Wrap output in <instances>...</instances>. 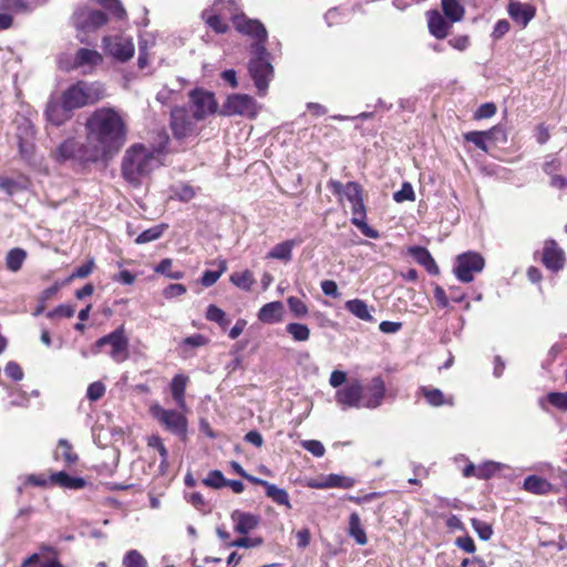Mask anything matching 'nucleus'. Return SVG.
<instances>
[{
	"label": "nucleus",
	"instance_id": "obj_29",
	"mask_svg": "<svg viewBox=\"0 0 567 567\" xmlns=\"http://www.w3.org/2000/svg\"><path fill=\"white\" fill-rule=\"evenodd\" d=\"M441 8L445 18L453 23L460 22L464 18L465 8L458 0H441Z\"/></svg>",
	"mask_w": 567,
	"mask_h": 567
},
{
	"label": "nucleus",
	"instance_id": "obj_2",
	"mask_svg": "<svg viewBox=\"0 0 567 567\" xmlns=\"http://www.w3.org/2000/svg\"><path fill=\"white\" fill-rule=\"evenodd\" d=\"M210 9L224 20H231L238 32L255 41L252 44L255 58L249 62V73L259 94H264L272 76V66L266 58L265 43L268 34L265 25L258 20L239 13L238 6L231 0H216Z\"/></svg>",
	"mask_w": 567,
	"mask_h": 567
},
{
	"label": "nucleus",
	"instance_id": "obj_31",
	"mask_svg": "<svg viewBox=\"0 0 567 567\" xmlns=\"http://www.w3.org/2000/svg\"><path fill=\"white\" fill-rule=\"evenodd\" d=\"M52 483L69 489H81L86 485L82 477L70 476L65 472H58L51 475Z\"/></svg>",
	"mask_w": 567,
	"mask_h": 567
},
{
	"label": "nucleus",
	"instance_id": "obj_35",
	"mask_svg": "<svg viewBox=\"0 0 567 567\" xmlns=\"http://www.w3.org/2000/svg\"><path fill=\"white\" fill-rule=\"evenodd\" d=\"M25 258L27 251L24 249L13 248L6 256V266L10 271L17 272L21 269Z\"/></svg>",
	"mask_w": 567,
	"mask_h": 567
},
{
	"label": "nucleus",
	"instance_id": "obj_44",
	"mask_svg": "<svg viewBox=\"0 0 567 567\" xmlns=\"http://www.w3.org/2000/svg\"><path fill=\"white\" fill-rule=\"evenodd\" d=\"M150 447L156 449L161 456V467L166 468L168 466V451L163 444L162 439L158 435H152L147 439Z\"/></svg>",
	"mask_w": 567,
	"mask_h": 567
},
{
	"label": "nucleus",
	"instance_id": "obj_42",
	"mask_svg": "<svg viewBox=\"0 0 567 567\" xmlns=\"http://www.w3.org/2000/svg\"><path fill=\"white\" fill-rule=\"evenodd\" d=\"M218 270H206L202 276V285L205 287H212L214 284L217 282V280L220 278V276L227 270V262L226 260H219L218 262Z\"/></svg>",
	"mask_w": 567,
	"mask_h": 567
},
{
	"label": "nucleus",
	"instance_id": "obj_9",
	"mask_svg": "<svg viewBox=\"0 0 567 567\" xmlns=\"http://www.w3.org/2000/svg\"><path fill=\"white\" fill-rule=\"evenodd\" d=\"M484 265V258L480 254L464 252L456 257L454 274L460 281L471 282L474 279V274L481 272Z\"/></svg>",
	"mask_w": 567,
	"mask_h": 567
},
{
	"label": "nucleus",
	"instance_id": "obj_41",
	"mask_svg": "<svg viewBox=\"0 0 567 567\" xmlns=\"http://www.w3.org/2000/svg\"><path fill=\"white\" fill-rule=\"evenodd\" d=\"M206 318L209 321L218 323L224 329L227 328L230 322V320L226 317L225 311L215 305H209L207 307Z\"/></svg>",
	"mask_w": 567,
	"mask_h": 567
},
{
	"label": "nucleus",
	"instance_id": "obj_19",
	"mask_svg": "<svg viewBox=\"0 0 567 567\" xmlns=\"http://www.w3.org/2000/svg\"><path fill=\"white\" fill-rule=\"evenodd\" d=\"M543 262L548 269L553 271L563 269L565 264V256L564 251L558 247L556 241L547 240L545 243Z\"/></svg>",
	"mask_w": 567,
	"mask_h": 567
},
{
	"label": "nucleus",
	"instance_id": "obj_15",
	"mask_svg": "<svg viewBox=\"0 0 567 567\" xmlns=\"http://www.w3.org/2000/svg\"><path fill=\"white\" fill-rule=\"evenodd\" d=\"M85 142L80 143L75 138H68L62 142L54 152V157L59 162L78 159L81 162H92L84 156Z\"/></svg>",
	"mask_w": 567,
	"mask_h": 567
},
{
	"label": "nucleus",
	"instance_id": "obj_34",
	"mask_svg": "<svg viewBox=\"0 0 567 567\" xmlns=\"http://www.w3.org/2000/svg\"><path fill=\"white\" fill-rule=\"evenodd\" d=\"M55 460H63L68 466L74 464L78 461V454L73 452L71 443L65 440H59L56 450L54 452Z\"/></svg>",
	"mask_w": 567,
	"mask_h": 567
},
{
	"label": "nucleus",
	"instance_id": "obj_40",
	"mask_svg": "<svg viewBox=\"0 0 567 567\" xmlns=\"http://www.w3.org/2000/svg\"><path fill=\"white\" fill-rule=\"evenodd\" d=\"M286 331L291 336L295 341L305 342L310 338V329L298 322H291L286 326Z\"/></svg>",
	"mask_w": 567,
	"mask_h": 567
},
{
	"label": "nucleus",
	"instance_id": "obj_4",
	"mask_svg": "<svg viewBox=\"0 0 567 567\" xmlns=\"http://www.w3.org/2000/svg\"><path fill=\"white\" fill-rule=\"evenodd\" d=\"M105 96V89L100 82L80 81L64 91L62 100L72 111L87 104H94Z\"/></svg>",
	"mask_w": 567,
	"mask_h": 567
},
{
	"label": "nucleus",
	"instance_id": "obj_61",
	"mask_svg": "<svg viewBox=\"0 0 567 567\" xmlns=\"http://www.w3.org/2000/svg\"><path fill=\"white\" fill-rule=\"evenodd\" d=\"M4 372L10 379L14 381H20L23 378L22 369L18 363L12 361L6 365Z\"/></svg>",
	"mask_w": 567,
	"mask_h": 567
},
{
	"label": "nucleus",
	"instance_id": "obj_6",
	"mask_svg": "<svg viewBox=\"0 0 567 567\" xmlns=\"http://www.w3.org/2000/svg\"><path fill=\"white\" fill-rule=\"evenodd\" d=\"M199 122L188 109H174L171 113V130L174 138L181 142L196 138L200 132Z\"/></svg>",
	"mask_w": 567,
	"mask_h": 567
},
{
	"label": "nucleus",
	"instance_id": "obj_32",
	"mask_svg": "<svg viewBox=\"0 0 567 567\" xmlns=\"http://www.w3.org/2000/svg\"><path fill=\"white\" fill-rule=\"evenodd\" d=\"M420 392L426 399L427 403L432 406H441L443 404L452 405V398L446 399L443 392L435 388L422 386Z\"/></svg>",
	"mask_w": 567,
	"mask_h": 567
},
{
	"label": "nucleus",
	"instance_id": "obj_1",
	"mask_svg": "<svg viewBox=\"0 0 567 567\" xmlns=\"http://www.w3.org/2000/svg\"><path fill=\"white\" fill-rule=\"evenodd\" d=\"M84 130V156L93 163L113 157L126 142L125 120L113 107H100L92 112Z\"/></svg>",
	"mask_w": 567,
	"mask_h": 567
},
{
	"label": "nucleus",
	"instance_id": "obj_36",
	"mask_svg": "<svg viewBox=\"0 0 567 567\" xmlns=\"http://www.w3.org/2000/svg\"><path fill=\"white\" fill-rule=\"evenodd\" d=\"M349 534L359 545H365L368 542L365 532L361 526V519L357 513H352L349 518Z\"/></svg>",
	"mask_w": 567,
	"mask_h": 567
},
{
	"label": "nucleus",
	"instance_id": "obj_47",
	"mask_svg": "<svg viewBox=\"0 0 567 567\" xmlns=\"http://www.w3.org/2000/svg\"><path fill=\"white\" fill-rule=\"evenodd\" d=\"M146 559L135 549L128 550L123 557L124 567H146Z\"/></svg>",
	"mask_w": 567,
	"mask_h": 567
},
{
	"label": "nucleus",
	"instance_id": "obj_45",
	"mask_svg": "<svg viewBox=\"0 0 567 567\" xmlns=\"http://www.w3.org/2000/svg\"><path fill=\"white\" fill-rule=\"evenodd\" d=\"M326 477L328 488L340 487L351 488L354 485V480L339 474H329Z\"/></svg>",
	"mask_w": 567,
	"mask_h": 567
},
{
	"label": "nucleus",
	"instance_id": "obj_30",
	"mask_svg": "<svg viewBox=\"0 0 567 567\" xmlns=\"http://www.w3.org/2000/svg\"><path fill=\"white\" fill-rule=\"evenodd\" d=\"M524 488L529 493L544 495L553 491V485L543 477L530 475L524 480Z\"/></svg>",
	"mask_w": 567,
	"mask_h": 567
},
{
	"label": "nucleus",
	"instance_id": "obj_14",
	"mask_svg": "<svg viewBox=\"0 0 567 567\" xmlns=\"http://www.w3.org/2000/svg\"><path fill=\"white\" fill-rule=\"evenodd\" d=\"M336 401L343 408H363L361 382L353 380L346 388L338 390L336 392Z\"/></svg>",
	"mask_w": 567,
	"mask_h": 567
},
{
	"label": "nucleus",
	"instance_id": "obj_25",
	"mask_svg": "<svg viewBox=\"0 0 567 567\" xmlns=\"http://www.w3.org/2000/svg\"><path fill=\"white\" fill-rule=\"evenodd\" d=\"M408 252L415 259L416 262L422 265L430 274H439V267L427 249L420 246H411L408 248Z\"/></svg>",
	"mask_w": 567,
	"mask_h": 567
},
{
	"label": "nucleus",
	"instance_id": "obj_54",
	"mask_svg": "<svg viewBox=\"0 0 567 567\" xmlns=\"http://www.w3.org/2000/svg\"><path fill=\"white\" fill-rule=\"evenodd\" d=\"M75 313V308L70 305H60L55 309L49 311L47 317L50 319L54 318H71Z\"/></svg>",
	"mask_w": 567,
	"mask_h": 567
},
{
	"label": "nucleus",
	"instance_id": "obj_27",
	"mask_svg": "<svg viewBox=\"0 0 567 567\" xmlns=\"http://www.w3.org/2000/svg\"><path fill=\"white\" fill-rule=\"evenodd\" d=\"M103 61L102 55L91 49H80L76 52L74 64L79 68H85L87 70L94 69L96 65L101 64Z\"/></svg>",
	"mask_w": 567,
	"mask_h": 567
},
{
	"label": "nucleus",
	"instance_id": "obj_56",
	"mask_svg": "<svg viewBox=\"0 0 567 567\" xmlns=\"http://www.w3.org/2000/svg\"><path fill=\"white\" fill-rule=\"evenodd\" d=\"M301 446L316 457H321L326 453L323 444L317 440L302 441Z\"/></svg>",
	"mask_w": 567,
	"mask_h": 567
},
{
	"label": "nucleus",
	"instance_id": "obj_62",
	"mask_svg": "<svg viewBox=\"0 0 567 567\" xmlns=\"http://www.w3.org/2000/svg\"><path fill=\"white\" fill-rule=\"evenodd\" d=\"M185 292H186V287L184 285L172 284L164 289L163 295L165 296V298L169 299V298L182 296Z\"/></svg>",
	"mask_w": 567,
	"mask_h": 567
},
{
	"label": "nucleus",
	"instance_id": "obj_48",
	"mask_svg": "<svg viewBox=\"0 0 567 567\" xmlns=\"http://www.w3.org/2000/svg\"><path fill=\"white\" fill-rule=\"evenodd\" d=\"M287 303L291 313L297 318L306 317L309 312L307 305L297 297H289Z\"/></svg>",
	"mask_w": 567,
	"mask_h": 567
},
{
	"label": "nucleus",
	"instance_id": "obj_46",
	"mask_svg": "<svg viewBox=\"0 0 567 567\" xmlns=\"http://www.w3.org/2000/svg\"><path fill=\"white\" fill-rule=\"evenodd\" d=\"M503 465L493 461H487L483 464L477 465L476 477L480 480H487L493 476L496 472L501 471Z\"/></svg>",
	"mask_w": 567,
	"mask_h": 567
},
{
	"label": "nucleus",
	"instance_id": "obj_24",
	"mask_svg": "<svg viewBox=\"0 0 567 567\" xmlns=\"http://www.w3.org/2000/svg\"><path fill=\"white\" fill-rule=\"evenodd\" d=\"M284 318V305L280 301H272L264 305L258 312V319L264 323L280 322Z\"/></svg>",
	"mask_w": 567,
	"mask_h": 567
},
{
	"label": "nucleus",
	"instance_id": "obj_38",
	"mask_svg": "<svg viewBox=\"0 0 567 567\" xmlns=\"http://www.w3.org/2000/svg\"><path fill=\"white\" fill-rule=\"evenodd\" d=\"M229 280L233 285L246 291L250 290L252 285L255 284L252 272L249 270L234 272L230 275Z\"/></svg>",
	"mask_w": 567,
	"mask_h": 567
},
{
	"label": "nucleus",
	"instance_id": "obj_17",
	"mask_svg": "<svg viewBox=\"0 0 567 567\" xmlns=\"http://www.w3.org/2000/svg\"><path fill=\"white\" fill-rule=\"evenodd\" d=\"M72 110L66 107L65 102L62 100L60 103L58 100L51 99L45 109V117L49 123L55 126H60L71 118Z\"/></svg>",
	"mask_w": 567,
	"mask_h": 567
},
{
	"label": "nucleus",
	"instance_id": "obj_58",
	"mask_svg": "<svg viewBox=\"0 0 567 567\" xmlns=\"http://www.w3.org/2000/svg\"><path fill=\"white\" fill-rule=\"evenodd\" d=\"M105 393V385L100 382H93L87 386L86 396L90 401L100 400Z\"/></svg>",
	"mask_w": 567,
	"mask_h": 567
},
{
	"label": "nucleus",
	"instance_id": "obj_21",
	"mask_svg": "<svg viewBox=\"0 0 567 567\" xmlns=\"http://www.w3.org/2000/svg\"><path fill=\"white\" fill-rule=\"evenodd\" d=\"M252 484L265 487L267 497H269L274 503L286 506L287 508H291L289 494L286 489L280 488L277 485L261 478L252 480Z\"/></svg>",
	"mask_w": 567,
	"mask_h": 567
},
{
	"label": "nucleus",
	"instance_id": "obj_13",
	"mask_svg": "<svg viewBox=\"0 0 567 567\" xmlns=\"http://www.w3.org/2000/svg\"><path fill=\"white\" fill-rule=\"evenodd\" d=\"M386 395L385 383L381 377L372 378L369 383L362 385V406L365 409L379 408Z\"/></svg>",
	"mask_w": 567,
	"mask_h": 567
},
{
	"label": "nucleus",
	"instance_id": "obj_11",
	"mask_svg": "<svg viewBox=\"0 0 567 567\" xmlns=\"http://www.w3.org/2000/svg\"><path fill=\"white\" fill-rule=\"evenodd\" d=\"M107 22V17L100 10L80 8L73 14L74 27L83 32L95 31Z\"/></svg>",
	"mask_w": 567,
	"mask_h": 567
},
{
	"label": "nucleus",
	"instance_id": "obj_20",
	"mask_svg": "<svg viewBox=\"0 0 567 567\" xmlns=\"http://www.w3.org/2000/svg\"><path fill=\"white\" fill-rule=\"evenodd\" d=\"M535 7L529 3L511 1L508 4L509 17L523 28L529 23V21L535 17Z\"/></svg>",
	"mask_w": 567,
	"mask_h": 567
},
{
	"label": "nucleus",
	"instance_id": "obj_3",
	"mask_svg": "<svg viewBox=\"0 0 567 567\" xmlns=\"http://www.w3.org/2000/svg\"><path fill=\"white\" fill-rule=\"evenodd\" d=\"M161 164L159 152L134 144L123 156L122 174L130 184L137 186Z\"/></svg>",
	"mask_w": 567,
	"mask_h": 567
},
{
	"label": "nucleus",
	"instance_id": "obj_52",
	"mask_svg": "<svg viewBox=\"0 0 567 567\" xmlns=\"http://www.w3.org/2000/svg\"><path fill=\"white\" fill-rule=\"evenodd\" d=\"M393 199L396 203H403L405 200L413 202L415 199V194L412 185L410 183H403L400 190L393 194Z\"/></svg>",
	"mask_w": 567,
	"mask_h": 567
},
{
	"label": "nucleus",
	"instance_id": "obj_51",
	"mask_svg": "<svg viewBox=\"0 0 567 567\" xmlns=\"http://www.w3.org/2000/svg\"><path fill=\"white\" fill-rule=\"evenodd\" d=\"M471 523L481 539L488 540L492 537L493 529L489 524L477 518H473Z\"/></svg>",
	"mask_w": 567,
	"mask_h": 567
},
{
	"label": "nucleus",
	"instance_id": "obj_26",
	"mask_svg": "<svg viewBox=\"0 0 567 567\" xmlns=\"http://www.w3.org/2000/svg\"><path fill=\"white\" fill-rule=\"evenodd\" d=\"M188 382V378L183 374H176L171 383L172 396L176 405L181 411H187V404L185 401V390Z\"/></svg>",
	"mask_w": 567,
	"mask_h": 567
},
{
	"label": "nucleus",
	"instance_id": "obj_28",
	"mask_svg": "<svg viewBox=\"0 0 567 567\" xmlns=\"http://www.w3.org/2000/svg\"><path fill=\"white\" fill-rule=\"evenodd\" d=\"M293 239L275 245L267 254V258L289 262L292 259V249L297 246Z\"/></svg>",
	"mask_w": 567,
	"mask_h": 567
},
{
	"label": "nucleus",
	"instance_id": "obj_59",
	"mask_svg": "<svg viewBox=\"0 0 567 567\" xmlns=\"http://www.w3.org/2000/svg\"><path fill=\"white\" fill-rule=\"evenodd\" d=\"M262 544V539L259 537L256 538H248V537H241L238 538L229 544L230 547H239V548H254L258 547Z\"/></svg>",
	"mask_w": 567,
	"mask_h": 567
},
{
	"label": "nucleus",
	"instance_id": "obj_18",
	"mask_svg": "<svg viewBox=\"0 0 567 567\" xmlns=\"http://www.w3.org/2000/svg\"><path fill=\"white\" fill-rule=\"evenodd\" d=\"M427 27L430 33L436 39H444L447 37L453 22L447 20L444 14L437 10H430L426 12Z\"/></svg>",
	"mask_w": 567,
	"mask_h": 567
},
{
	"label": "nucleus",
	"instance_id": "obj_50",
	"mask_svg": "<svg viewBox=\"0 0 567 567\" xmlns=\"http://www.w3.org/2000/svg\"><path fill=\"white\" fill-rule=\"evenodd\" d=\"M203 483L213 488H221L226 487L227 480L220 471L215 470L208 473V475L203 480Z\"/></svg>",
	"mask_w": 567,
	"mask_h": 567
},
{
	"label": "nucleus",
	"instance_id": "obj_22",
	"mask_svg": "<svg viewBox=\"0 0 567 567\" xmlns=\"http://www.w3.org/2000/svg\"><path fill=\"white\" fill-rule=\"evenodd\" d=\"M334 194L344 196L351 204L362 198L361 187L358 183L349 182L346 185L337 181L329 182Z\"/></svg>",
	"mask_w": 567,
	"mask_h": 567
},
{
	"label": "nucleus",
	"instance_id": "obj_12",
	"mask_svg": "<svg viewBox=\"0 0 567 567\" xmlns=\"http://www.w3.org/2000/svg\"><path fill=\"white\" fill-rule=\"evenodd\" d=\"M221 114L254 116L256 114V102L247 94L229 95L223 105Z\"/></svg>",
	"mask_w": 567,
	"mask_h": 567
},
{
	"label": "nucleus",
	"instance_id": "obj_5",
	"mask_svg": "<svg viewBox=\"0 0 567 567\" xmlns=\"http://www.w3.org/2000/svg\"><path fill=\"white\" fill-rule=\"evenodd\" d=\"M105 346L110 347L107 353L113 361L121 363L128 359V338L125 334L124 326L96 340L92 347V353L94 355L99 354Z\"/></svg>",
	"mask_w": 567,
	"mask_h": 567
},
{
	"label": "nucleus",
	"instance_id": "obj_64",
	"mask_svg": "<svg viewBox=\"0 0 567 567\" xmlns=\"http://www.w3.org/2000/svg\"><path fill=\"white\" fill-rule=\"evenodd\" d=\"M449 44L458 51H464L470 45V39L467 35H458L453 39H450Z\"/></svg>",
	"mask_w": 567,
	"mask_h": 567
},
{
	"label": "nucleus",
	"instance_id": "obj_53",
	"mask_svg": "<svg viewBox=\"0 0 567 567\" xmlns=\"http://www.w3.org/2000/svg\"><path fill=\"white\" fill-rule=\"evenodd\" d=\"M106 10L113 13L116 18L123 19L125 10L120 0H97Z\"/></svg>",
	"mask_w": 567,
	"mask_h": 567
},
{
	"label": "nucleus",
	"instance_id": "obj_39",
	"mask_svg": "<svg viewBox=\"0 0 567 567\" xmlns=\"http://www.w3.org/2000/svg\"><path fill=\"white\" fill-rule=\"evenodd\" d=\"M167 227L168 226L166 224H161V225H156L152 228H148V229L144 230L143 233H141L136 237L135 243L138 245H143V244L156 240L164 234V231L167 229Z\"/></svg>",
	"mask_w": 567,
	"mask_h": 567
},
{
	"label": "nucleus",
	"instance_id": "obj_43",
	"mask_svg": "<svg viewBox=\"0 0 567 567\" xmlns=\"http://www.w3.org/2000/svg\"><path fill=\"white\" fill-rule=\"evenodd\" d=\"M351 221L361 230V233L364 236H367L369 238H373V239L379 238V233L375 229L371 228L365 223V213L352 214Z\"/></svg>",
	"mask_w": 567,
	"mask_h": 567
},
{
	"label": "nucleus",
	"instance_id": "obj_37",
	"mask_svg": "<svg viewBox=\"0 0 567 567\" xmlns=\"http://www.w3.org/2000/svg\"><path fill=\"white\" fill-rule=\"evenodd\" d=\"M203 18L206 23L217 33H225L228 30L227 21L224 20L220 16L215 13L212 9L205 10L203 12Z\"/></svg>",
	"mask_w": 567,
	"mask_h": 567
},
{
	"label": "nucleus",
	"instance_id": "obj_55",
	"mask_svg": "<svg viewBox=\"0 0 567 567\" xmlns=\"http://www.w3.org/2000/svg\"><path fill=\"white\" fill-rule=\"evenodd\" d=\"M547 400L558 410L567 411V392H550Z\"/></svg>",
	"mask_w": 567,
	"mask_h": 567
},
{
	"label": "nucleus",
	"instance_id": "obj_16",
	"mask_svg": "<svg viewBox=\"0 0 567 567\" xmlns=\"http://www.w3.org/2000/svg\"><path fill=\"white\" fill-rule=\"evenodd\" d=\"M230 518L234 523V529L236 533L247 535L251 530L256 529L260 523V516L243 512L239 509L233 511Z\"/></svg>",
	"mask_w": 567,
	"mask_h": 567
},
{
	"label": "nucleus",
	"instance_id": "obj_10",
	"mask_svg": "<svg viewBox=\"0 0 567 567\" xmlns=\"http://www.w3.org/2000/svg\"><path fill=\"white\" fill-rule=\"evenodd\" d=\"M195 120L203 121L217 111V102L213 93L196 89L189 93V110Z\"/></svg>",
	"mask_w": 567,
	"mask_h": 567
},
{
	"label": "nucleus",
	"instance_id": "obj_57",
	"mask_svg": "<svg viewBox=\"0 0 567 567\" xmlns=\"http://www.w3.org/2000/svg\"><path fill=\"white\" fill-rule=\"evenodd\" d=\"M174 197H177L182 202H189L195 196V190L189 185H177L173 188Z\"/></svg>",
	"mask_w": 567,
	"mask_h": 567
},
{
	"label": "nucleus",
	"instance_id": "obj_49",
	"mask_svg": "<svg viewBox=\"0 0 567 567\" xmlns=\"http://www.w3.org/2000/svg\"><path fill=\"white\" fill-rule=\"evenodd\" d=\"M28 186V182H17L11 178L0 177V189L6 192L8 195H12L16 192L23 189Z\"/></svg>",
	"mask_w": 567,
	"mask_h": 567
},
{
	"label": "nucleus",
	"instance_id": "obj_8",
	"mask_svg": "<svg viewBox=\"0 0 567 567\" xmlns=\"http://www.w3.org/2000/svg\"><path fill=\"white\" fill-rule=\"evenodd\" d=\"M103 49L106 54L120 62L131 60L135 52L132 37L125 34L104 37Z\"/></svg>",
	"mask_w": 567,
	"mask_h": 567
},
{
	"label": "nucleus",
	"instance_id": "obj_63",
	"mask_svg": "<svg viewBox=\"0 0 567 567\" xmlns=\"http://www.w3.org/2000/svg\"><path fill=\"white\" fill-rule=\"evenodd\" d=\"M456 546L465 553L473 554L476 550L474 540L470 536L458 537L455 542Z\"/></svg>",
	"mask_w": 567,
	"mask_h": 567
},
{
	"label": "nucleus",
	"instance_id": "obj_33",
	"mask_svg": "<svg viewBox=\"0 0 567 567\" xmlns=\"http://www.w3.org/2000/svg\"><path fill=\"white\" fill-rule=\"evenodd\" d=\"M346 309L363 321H373L368 305L361 299H352L346 302Z\"/></svg>",
	"mask_w": 567,
	"mask_h": 567
},
{
	"label": "nucleus",
	"instance_id": "obj_60",
	"mask_svg": "<svg viewBox=\"0 0 567 567\" xmlns=\"http://www.w3.org/2000/svg\"><path fill=\"white\" fill-rule=\"evenodd\" d=\"M496 113V106L494 103H484L475 112V118H488Z\"/></svg>",
	"mask_w": 567,
	"mask_h": 567
},
{
	"label": "nucleus",
	"instance_id": "obj_23",
	"mask_svg": "<svg viewBox=\"0 0 567 567\" xmlns=\"http://www.w3.org/2000/svg\"><path fill=\"white\" fill-rule=\"evenodd\" d=\"M496 133H501L503 140H506L505 132L498 126H494L493 128H491L488 131L468 132L464 135V138L468 142H472L473 144H475L482 151L487 152L486 143H487V141H492V136Z\"/></svg>",
	"mask_w": 567,
	"mask_h": 567
},
{
	"label": "nucleus",
	"instance_id": "obj_7",
	"mask_svg": "<svg viewBox=\"0 0 567 567\" xmlns=\"http://www.w3.org/2000/svg\"><path fill=\"white\" fill-rule=\"evenodd\" d=\"M150 412L155 420L173 434L182 437L186 435L187 419L183 413L184 411L167 410L162 408L158 403H153L150 406Z\"/></svg>",
	"mask_w": 567,
	"mask_h": 567
}]
</instances>
